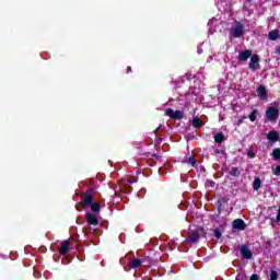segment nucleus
Returning <instances> with one entry per match:
<instances>
[{
  "instance_id": "obj_1",
  "label": "nucleus",
  "mask_w": 280,
  "mask_h": 280,
  "mask_svg": "<svg viewBox=\"0 0 280 280\" xmlns=\"http://www.w3.org/2000/svg\"><path fill=\"white\" fill-rule=\"evenodd\" d=\"M93 196H95V189L94 188H88L85 192L81 195V201L80 205L83 207V209H89L95 201L93 199Z\"/></svg>"
},
{
  "instance_id": "obj_2",
  "label": "nucleus",
  "mask_w": 280,
  "mask_h": 280,
  "mask_svg": "<svg viewBox=\"0 0 280 280\" xmlns=\"http://www.w3.org/2000/svg\"><path fill=\"white\" fill-rule=\"evenodd\" d=\"M165 115H166V117H170L171 119L180 120L185 117V112L184 110H175L174 112V109H172V108H166Z\"/></svg>"
},
{
  "instance_id": "obj_3",
  "label": "nucleus",
  "mask_w": 280,
  "mask_h": 280,
  "mask_svg": "<svg viewBox=\"0 0 280 280\" xmlns=\"http://www.w3.org/2000/svg\"><path fill=\"white\" fill-rule=\"evenodd\" d=\"M230 36H233V38H242V36H244V24L237 22L235 27L231 28Z\"/></svg>"
},
{
  "instance_id": "obj_4",
  "label": "nucleus",
  "mask_w": 280,
  "mask_h": 280,
  "mask_svg": "<svg viewBox=\"0 0 280 280\" xmlns=\"http://www.w3.org/2000/svg\"><path fill=\"white\" fill-rule=\"evenodd\" d=\"M266 117L268 121H277L279 119V108L278 107H268L266 110Z\"/></svg>"
},
{
  "instance_id": "obj_5",
  "label": "nucleus",
  "mask_w": 280,
  "mask_h": 280,
  "mask_svg": "<svg viewBox=\"0 0 280 280\" xmlns=\"http://www.w3.org/2000/svg\"><path fill=\"white\" fill-rule=\"evenodd\" d=\"M85 220L90 226H97L100 224V219L94 212H88L85 214Z\"/></svg>"
},
{
  "instance_id": "obj_6",
  "label": "nucleus",
  "mask_w": 280,
  "mask_h": 280,
  "mask_svg": "<svg viewBox=\"0 0 280 280\" xmlns=\"http://www.w3.org/2000/svg\"><path fill=\"white\" fill-rule=\"evenodd\" d=\"M248 224H246V222L242 219H235L232 222V228L236 229L237 231H246Z\"/></svg>"
},
{
  "instance_id": "obj_7",
  "label": "nucleus",
  "mask_w": 280,
  "mask_h": 280,
  "mask_svg": "<svg viewBox=\"0 0 280 280\" xmlns=\"http://www.w3.org/2000/svg\"><path fill=\"white\" fill-rule=\"evenodd\" d=\"M240 253L243 259H253V252H250L248 245H241Z\"/></svg>"
},
{
  "instance_id": "obj_8",
  "label": "nucleus",
  "mask_w": 280,
  "mask_h": 280,
  "mask_svg": "<svg viewBox=\"0 0 280 280\" xmlns=\"http://www.w3.org/2000/svg\"><path fill=\"white\" fill-rule=\"evenodd\" d=\"M253 56V50L250 49H245L238 52V62H246L248 58H252Z\"/></svg>"
},
{
  "instance_id": "obj_9",
  "label": "nucleus",
  "mask_w": 280,
  "mask_h": 280,
  "mask_svg": "<svg viewBox=\"0 0 280 280\" xmlns=\"http://www.w3.org/2000/svg\"><path fill=\"white\" fill-rule=\"evenodd\" d=\"M249 69L255 71V69H260L259 66V55H252L250 62H249Z\"/></svg>"
},
{
  "instance_id": "obj_10",
  "label": "nucleus",
  "mask_w": 280,
  "mask_h": 280,
  "mask_svg": "<svg viewBox=\"0 0 280 280\" xmlns=\"http://www.w3.org/2000/svg\"><path fill=\"white\" fill-rule=\"evenodd\" d=\"M266 137H267L268 141H270L271 143H277L279 141V131L271 130L267 133Z\"/></svg>"
},
{
  "instance_id": "obj_11",
  "label": "nucleus",
  "mask_w": 280,
  "mask_h": 280,
  "mask_svg": "<svg viewBox=\"0 0 280 280\" xmlns=\"http://www.w3.org/2000/svg\"><path fill=\"white\" fill-rule=\"evenodd\" d=\"M70 246H71V242H69V240L63 241L59 248V254L67 255L69 253Z\"/></svg>"
},
{
  "instance_id": "obj_12",
  "label": "nucleus",
  "mask_w": 280,
  "mask_h": 280,
  "mask_svg": "<svg viewBox=\"0 0 280 280\" xmlns=\"http://www.w3.org/2000/svg\"><path fill=\"white\" fill-rule=\"evenodd\" d=\"M257 94L260 100H266L268 97V91H266V86L259 85L257 89Z\"/></svg>"
},
{
  "instance_id": "obj_13",
  "label": "nucleus",
  "mask_w": 280,
  "mask_h": 280,
  "mask_svg": "<svg viewBox=\"0 0 280 280\" xmlns=\"http://www.w3.org/2000/svg\"><path fill=\"white\" fill-rule=\"evenodd\" d=\"M198 240H200V234L198 232H192L187 237V242L189 244H196V242H198Z\"/></svg>"
},
{
  "instance_id": "obj_14",
  "label": "nucleus",
  "mask_w": 280,
  "mask_h": 280,
  "mask_svg": "<svg viewBox=\"0 0 280 280\" xmlns=\"http://www.w3.org/2000/svg\"><path fill=\"white\" fill-rule=\"evenodd\" d=\"M141 264H143V261L139 258H133L131 259L129 266L130 268H132V270H137V268H141Z\"/></svg>"
},
{
  "instance_id": "obj_15",
  "label": "nucleus",
  "mask_w": 280,
  "mask_h": 280,
  "mask_svg": "<svg viewBox=\"0 0 280 280\" xmlns=\"http://www.w3.org/2000/svg\"><path fill=\"white\" fill-rule=\"evenodd\" d=\"M214 141L217 143H219V145H220V144L224 143V141H226V138L224 137L223 132H218L214 135Z\"/></svg>"
},
{
  "instance_id": "obj_16",
  "label": "nucleus",
  "mask_w": 280,
  "mask_h": 280,
  "mask_svg": "<svg viewBox=\"0 0 280 280\" xmlns=\"http://www.w3.org/2000/svg\"><path fill=\"white\" fill-rule=\"evenodd\" d=\"M191 125L194 128H202V126H205V121H202L199 117H194Z\"/></svg>"
},
{
  "instance_id": "obj_17",
  "label": "nucleus",
  "mask_w": 280,
  "mask_h": 280,
  "mask_svg": "<svg viewBox=\"0 0 280 280\" xmlns=\"http://www.w3.org/2000/svg\"><path fill=\"white\" fill-rule=\"evenodd\" d=\"M92 213H100V211L102 210V205H100V202L94 201L92 202V205L90 206Z\"/></svg>"
},
{
  "instance_id": "obj_18",
  "label": "nucleus",
  "mask_w": 280,
  "mask_h": 280,
  "mask_svg": "<svg viewBox=\"0 0 280 280\" xmlns=\"http://www.w3.org/2000/svg\"><path fill=\"white\" fill-rule=\"evenodd\" d=\"M268 38L269 40H277L278 38H280L279 31L277 30L270 31L268 34Z\"/></svg>"
},
{
  "instance_id": "obj_19",
  "label": "nucleus",
  "mask_w": 280,
  "mask_h": 280,
  "mask_svg": "<svg viewBox=\"0 0 280 280\" xmlns=\"http://www.w3.org/2000/svg\"><path fill=\"white\" fill-rule=\"evenodd\" d=\"M261 187V178L256 177L253 183V189L254 191H259V188Z\"/></svg>"
},
{
  "instance_id": "obj_20",
  "label": "nucleus",
  "mask_w": 280,
  "mask_h": 280,
  "mask_svg": "<svg viewBox=\"0 0 280 280\" xmlns=\"http://www.w3.org/2000/svg\"><path fill=\"white\" fill-rule=\"evenodd\" d=\"M122 194H131L132 192V186H130V184L125 183L121 187H120Z\"/></svg>"
},
{
  "instance_id": "obj_21",
  "label": "nucleus",
  "mask_w": 280,
  "mask_h": 280,
  "mask_svg": "<svg viewBox=\"0 0 280 280\" xmlns=\"http://www.w3.org/2000/svg\"><path fill=\"white\" fill-rule=\"evenodd\" d=\"M271 156H273L275 161H280V148L273 149Z\"/></svg>"
},
{
  "instance_id": "obj_22",
  "label": "nucleus",
  "mask_w": 280,
  "mask_h": 280,
  "mask_svg": "<svg viewBox=\"0 0 280 280\" xmlns=\"http://www.w3.org/2000/svg\"><path fill=\"white\" fill-rule=\"evenodd\" d=\"M257 115H259V110L253 109L252 113L249 114V120L250 121H256L257 120Z\"/></svg>"
},
{
  "instance_id": "obj_23",
  "label": "nucleus",
  "mask_w": 280,
  "mask_h": 280,
  "mask_svg": "<svg viewBox=\"0 0 280 280\" xmlns=\"http://www.w3.org/2000/svg\"><path fill=\"white\" fill-rule=\"evenodd\" d=\"M235 280H244V277L242 276H236ZM249 280H259V275L253 273L249 278Z\"/></svg>"
},
{
  "instance_id": "obj_24",
  "label": "nucleus",
  "mask_w": 280,
  "mask_h": 280,
  "mask_svg": "<svg viewBox=\"0 0 280 280\" xmlns=\"http://www.w3.org/2000/svg\"><path fill=\"white\" fill-rule=\"evenodd\" d=\"M240 168L238 167H232L231 171H230V176H234V177H237L240 176Z\"/></svg>"
},
{
  "instance_id": "obj_25",
  "label": "nucleus",
  "mask_w": 280,
  "mask_h": 280,
  "mask_svg": "<svg viewBox=\"0 0 280 280\" xmlns=\"http://www.w3.org/2000/svg\"><path fill=\"white\" fill-rule=\"evenodd\" d=\"M186 163H188L189 165H191L192 167H196V158H194V155L189 156L186 161Z\"/></svg>"
},
{
  "instance_id": "obj_26",
  "label": "nucleus",
  "mask_w": 280,
  "mask_h": 280,
  "mask_svg": "<svg viewBox=\"0 0 280 280\" xmlns=\"http://www.w3.org/2000/svg\"><path fill=\"white\" fill-rule=\"evenodd\" d=\"M269 280H279V272L271 270Z\"/></svg>"
},
{
  "instance_id": "obj_27",
  "label": "nucleus",
  "mask_w": 280,
  "mask_h": 280,
  "mask_svg": "<svg viewBox=\"0 0 280 280\" xmlns=\"http://www.w3.org/2000/svg\"><path fill=\"white\" fill-rule=\"evenodd\" d=\"M218 202L221 205H228L229 203V197H220Z\"/></svg>"
},
{
  "instance_id": "obj_28",
  "label": "nucleus",
  "mask_w": 280,
  "mask_h": 280,
  "mask_svg": "<svg viewBox=\"0 0 280 280\" xmlns=\"http://www.w3.org/2000/svg\"><path fill=\"white\" fill-rule=\"evenodd\" d=\"M217 208H218V213H222V211L224 210V203H221L219 201H217Z\"/></svg>"
},
{
  "instance_id": "obj_29",
  "label": "nucleus",
  "mask_w": 280,
  "mask_h": 280,
  "mask_svg": "<svg viewBox=\"0 0 280 280\" xmlns=\"http://www.w3.org/2000/svg\"><path fill=\"white\" fill-rule=\"evenodd\" d=\"M214 237L217 238V240H220L221 237H222V232H220V230H214Z\"/></svg>"
},
{
  "instance_id": "obj_30",
  "label": "nucleus",
  "mask_w": 280,
  "mask_h": 280,
  "mask_svg": "<svg viewBox=\"0 0 280 280\" xmlns=\"http://www.w3.org/2000/svg\"><path fill=\"white\" fill-rule=\"evenodd\" d=\"M126 183L127 185H132L133 183H137V177L129 178Z\"/></svg>"
},
{
  "instance_id": "obj_31",
  "label": "nucleus",
  "mask_w": 280,
  "mask_h": 280,
  "mask_svg": "<svg viewBox=\"0 0 280 280\" xmlns=\"http://www.w3.org/2000/svg\"><path fill=\"white\" fill-rule=\"evenodd\" d=\"M273 175H275V176H280V165H278V166L276 167V170L273 171Z\"/></svg>"
},
{
  "instance_id": "obj_32",
  "label": "nucleus",
  "mask_w": 280,
  "mask_h": 280,
  "mask_svg": "<svg viewBox=\"0 0 280 280\" xmlns=\"http://www.w3.org/2000/svg\"><path fill=\"white\" fill-rule=\"evenodd\" d=\"M247 156H248L249 159H255V152L248 151V152H247Z\"/></svg>"
},
{
  "instance_id": "obj_33",
  "label": "nucleus",
  "mask_w": 280,
  "mask_h": 280,
  "mask_svg": "<svg viewBox=\"0 0 280 280\" xmlns=\"http://www.w3.org/2000/svg\"><path fill=\"white\" fill-rule=\"evenodd\" d=\"M152 158H153V159H156L158 161H161V155L152 154Z\"/></svg>"
},
{
  "instance_id": "obj_34",
  "label": "nucleus",
  "mask_w": 280,
  "mask_h": 280,
  "mask_svg": "<svg viewBox=\"0 0 280 280\" xmlns=\"http://www.w3.org/2000/svg\"><path fill=\"white\" fill-rule=\"evenodd\" d=\"M127 73H132V68L130 66L127 67Z\"/></svg>"
},
{
  "instance_id": "obj_35",
  "label": "nucleus",
  "mask_w": 280,
  "mask_h": 280,
  "mask_svg": "<svg viewBox=\"0 0 280 280\" xmlns=\"http://www.w3.org/2000/svg\"><path fill=\"white\" fill-rule=\"evenodd\" d=\"M276 54H278V56H280V46H278V47L276 48Z\"/></svg>"
},
{
  "instance_id": "obj_36",
  "label": "nucleus",
  "mask_w": 280,
  "mask_h": 280,
  "mask_svg": "<svg viewBox=\"0 0 280 280\" xmlns=\"http://www.w3.org/2000/svg\"><path fill=\"white\" fill-rule=\"evenodd\" d=\"M75 209L77 211H82V209H80V206L75 205Z\"/></svg>"
},
{
  "instance_id": "obj_37",
  "label": "nucleus",
  "mask_w": 280,
  "mask_h": 280,
  "mask_svg": "<svg viewBox=\"0 0 280 280\" xmlns=\"http://www.w3.org/2000/svg\"><path fill=\"white\" fill-rule=\"evenodd\" d=\"M277 220L278 221L280 220V212H278V214H277Z\"/></svg>"
},
{
  "instance_id": "obj_38",
  "label": "nucleus",
  "mask_w": 280,
  "mask_h": 280,
  "mask_svg": "<svg viewBox=\"0 0 280 280\" xmlns=\"http://www.w3.org/2000/svg\"><path fill=\"white\" fill-rule=\"evenodd\" d=\"M215 152H217V154H220V151H219V150H217Z\"/></svg>"
},
{
  "instance_id": "obj_39",
  "label": "nucleus",
  "mask_w": 280,
  "mask_h": 280,
  "mask_svg": "<svg viewBox=\"0 0 280 280\" xmlns=\"http://www.w3.org/2000/svg\"><path fill=\"white\" fill-rule=\"evenodd\" d=\"M158 131H159V129H155V130H154V132H158Z\"/></svg>"
},
{
  "instance_id": "obj_40",
  "label": "nucleus",
  "mask_w": 280,
  "mask_h": 280,
  "mask_svg": "<svg viewBox=\"0 0 280 280\" xmlns=\"http://www.w3.org/2000/svg\"><path fill=\"white\" fill-rule=\"evenodd\" d=\"M238 124H242V120H238Z\"/></svg>"
}]
</instances>
